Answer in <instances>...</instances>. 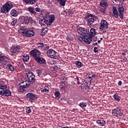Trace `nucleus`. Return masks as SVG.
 I'll return each instance as SVG.
<instances>
[{"instance_id": "a19ab883", "label": "nucleus", "mask_w": 128, "mask_h": 128, "mask_svg": "<svg viewBox=\"0 0 128 128\" xmlns=\"http://www.w3.org/2000/svg\"><path fill=\"white\" fill-rule=\"evenodd\" d=\"M78 40L80 42H82V40H84V36H80L78 38Z\"/></svg>"}, {"instance_id": "f8f14e48", "label": "nucleus", "mask_w": 128, "mask_h": 128, "mask_svg": "<svg viewBox=\"0 0 128 128\" xmlns=\"http://www.w3.org/2000/svg\"><path fill=\"white\" fill-rule=\"evenodd\" d=\"M108 23L106 20H103L100 22L99 30H108Z\"/></svg>"}, {"instance_id": "ddd939ff", "label": "nucleus", "mask_w": 128, "mask_h": 128, "mask_svg": "<svg viewBox=\"0 0 128 128\" xmlns=\"http://www.w3.org/2000/svg\"><path fill=\"white\" fill-rule=\"evenodd\" d=\"M10 52L12 54H18L20 52V46H12L11 48Z\"/></svg>"}, {"instance_id": "f3484780", "label": "nucleus", "mask_w": 128, "mask_h": 128, "mask_svg": "<svg viewBox=\"0 0 128 128\" xmlns=\"http://www.w3.org/2000/svg\"><path fill=\"white\" fill-rule=\"evenodd\" d=\"M96 123L100 126H106V120L103 119L96 120Z\"/></svg>"}, {"instance_id": "f257e3e1", "label": "nucleus", "mask_w": 128, "mask_h": 128, "mask_svg": "<svg viewBox=\"0 0 128 128\" xmlns=\"http://www.w3.org/2000/svg\"><path fill=\"white\" fill-rule=\"evenodd\" d=\"M30 54L38 64H46V59L42 57V52L37 48H34L30 52Z\"/></svg>"}, {"instance_id": "0e129e2a", "label": "nucleus", "mask_w": 128, "mask_h": 128, "mask_svg": "<svg viewBox=\"0 0 128 128\" xmlns=\"http://www.w3.org/2000/svg\"><path fill=\"white\" fill-rule=\"evenodd\" d=\"M122 1V2H125V0H121Z\"/></svg>"}, {"instance_id": "2f4dec72", "label": "nucleus", "mask_w": 128, "mask_h": 128, "mask_svg": "<svg viewBox=\"0 0 128 128\" xmlns=\"http://www.w3.org/2000/svg\"><path fill=\"white\" fill-rule=\"evenodd\" d=\"M54 20H56V17H54V16L51 15L50 16H49V22H51L52 23L54 22Z\"/></svg>"}, {"instance_id": "8fccbe9b", "label": "nucleus", "mask_w": 128, "mask_h": 128, "mask_svg": "<svg viewBox=\"0 0 128 128\" xmlns=\"http://www.w3.org/2000/svg\"><path fill=\"white\" fill-rule=\"evenodd\" d=\"M96 76V74H94L91 76V78H95Z\"/></svg>"}, {"instance_id": "9d476101", "label": "nucleus", "mask_w": 128, "mask_h": 128, "mask_svg": "<svg viewBox=\"0 0 128 128\" xmlns=\"http://www.w3.org/2000/svg\"><path fill=\"white\" fill-rule=\"evenodd\" d=\"M38 95L32 92H28L26 95V98L27 100H28L29 102H32L34 100H36L38 98Z\"/></svg>"}, {"instance_id": "7c9ffc66", "label": "nucleus", "mask_w": 128, "mask_h": 128, "mask_svg": "<svg viewBox=\"0 0 128 128\" xmlns=\"http://www.w3.org/2000/svg\"><path fill=\"white\" fill-rule=\"evenodd\" d=\"M58 2H60V4L62 6H66V0H57Z\"/></svg>"}, {"instance_id": "f03ea898", "label": "nucleus", "mask_w": 128, "mask_h": 128, "mask_svg": "<svg viewBox=\"0 0 128 128\" xmlns=\"http://www.w3.org/2000/svg\"><path fill=\"white\" fill-rule=\"evenodd\" d=\"M26 76L28 78L27 81L29 84H28V83L25 82V84H22L20 85V92H24V88H28L30 84H34L36 82V75H34L32 72L30 71L28 72L26 74Z\"/></svg>"}, {"instance_id": "9b49d317", "label": "nucleus", "mask_w": 128, "mask_h": 128, "mask_svg": "<svg viewBox=\"0 0 128 128\" xmlns=\"http://www.w3.org/2000/svg\"><path fill=\"white\" fill-rule=\"evenodd\" d=\"M0 96H12V92L8 89V87L4 89H0Z\"/></svg>"}, {"instance_id": "aec40b11", "label": "nucleus", "mask_w": 128, "mask_h": 128, "mask_svg": "<svg viewBox=\"0 0 128 128\" xmlns=\"http://www.w3.org/2000/svg\"><path fill=\"white\" fill-rule=\"evenodd\" d=\"M22 58L24 62H28L30 60V55L24 54L22 56Z\"/></svg>"}, {"instance_id": "680f3d73", "label": "nucleus", "mask_w": 128, "mask_h": 128, "mask_svg": "<svg viewBox=\"0 0 128 128\" xmlns=\"http://www.w3.org/2000/svg\"><path fill=\"white\" fill-rule=\"evenodd\" d=\"M2 53L1 52H0V56H2Z\"/></svg>"}, {"instance_id": "473e14b6", "label": "nucleus", "mask_w": 128, "mask_h": 128, "mask_svg": "<svg viewBox=\"0 0 128 128\" xmlns=\"http://www.w3.org/2000/svg\"><path fill=\"white\" fill-rule=\"evenodd\" d=\"M7 67L10 70H11V72H13V70H14V68L12 65V64H7Z\"/></svg>"}, {"instance_id": "49530a36", "label": "nucleus", "mask_w": 128, "mask_h": 128, "mask_svg": "<svg viewBox=\"0 0 128 128\" xmlns=\"http://www.w3.org/2000/svg\"><path fill=\"white\" fill-rule=\"evenodd\" d=\"M35 10L37 12H40V8L38 7L36 8Z\"/></svg>"}, {"instance_id": "412c9836", "label": "nucleus", "mask_w": 128, "mask_h": 128, "mask_svg": "<svg viewBox=\"0 0 128 128\" xmlns=\"http://www.w3.org/2000/svg\"><path fill=\"white\" fill-rule=\"evenodd\" d=\"M100 6L102 8H107L108 2L106 0H102L100 2Z\"/></svg>"}, {"instance_id": "4d7b16f0", "label": "nucleus", "mask_w": 128, "mask_h": 128, "mask_svg": "<svg viewBox=\"0 0 128 128\" xmlns=\"http://www.w3.org/2000/svg\"><path fill=\"white\" fill-rule=\"evenodd\" d=\"M62 128H70V127H68V126L64 127V126H62Z\"/></svg>"}, {"instance_id": "1a4fd4ad", "label": "nucleus", "mask_w": 128, "mask_h": 128, "mask_svg": "<svg viewBox=\"0 0 128 128\" xmlns=\"http://www.w3.org/2000/svg\"><path fill=\"white\" fill-rule=\"evenodd\" d=\"M22 24H32V22H34V20H32V18L30 16H22L21 18Z\"/></svg>"}, {"instance_id": "393cba45", "label": "nucleus", "mask_w": 128, "mask_h": 128, "mask_svg": "<svg viewBox=\"0 0 128 128\" xmlns=\"http://www.w3.org/2000/svg\"><path fill=\"white\" fill-rule=\"evenodd\" d=\"M8 88L6 84H4V82H0V90H4V88Z\"/></svg>"}, {"instance_id": "58836bf2", "label": "nucleus", "mask_w": 128, "mask_h": 128, "mask_svg": "<svg viewBox=\"0 0 128 128\" xmlns=\"http://www.w3.org/2000/svg\"><path fill=\"white\" fill-rule=\"evenodd\" d=\"M66 80V77L62 78L60 81L62 84H64Z\"/></svg>"}, {"instance_id": "a878e982", "label": "nucleus", "mask_w": 128, "mask_h": 128, "mask_svg": "<svg viewBox=\"0 0 128 128\" xmlns=\"http://www.w3.org/2000/svg\"><path fill=\"white\" fill-rule=\"evenodd\" d=\"M54 96H55V98L56 100H60V93L58 91H56L54 93Z\"/></svg>"}, {"instance_id": "a18cd8bd", "label": "nucleus", "mask_w": 128, "mask_h": 128, "mask_svg": "<svg viewBox=\"0 0 128 128\" xmlns=\"http://www.w3.org/2000/svg\"><path fill=\"white\" fill-rule=\"evenodd\" d=\"M94 52H98V47H94Z\"/></svg>"}, {"instance_id": "5701e85b", "label": "nucleus", "mask_w": 128, "mask_h": 128, "mask_svg": "<svg viewBox=\"0 0 128 128\" xmlns=\"http://www.w3.org/2000/svg\"><path fill=\"white\" fill-rule=\"evenodd\" d=\"M38 0H23L26 4H34Z\"/></svg>"}, {"instance_id": "6e6552de", "label": "nucleus", "mask_w": 128, "mask_h": 128, "mask_svg": "<svg viewBox=\"0 0 128 128\" xmlns=\"http://www.w3.org/2000/svg\"><path fill=\"white\" fill-rule=\"evenodd\" d=\"M112 114L114 116H117V118H120V116H124V113H122V110L120 108H116L112 110Z\"/></svg>"}, {"instance_id": "4be33fe9", "label": "nucleus", "mask_w": 128, "mask_h": 128, "mask_svg": "<svg viewBox=\"0 0 128 128\" xmlns=\"http://www.w3.org/2000/svg\"><path fill=\"white\" fill-rule=\"evenodd\" d=\"M113 98H114L115 102H120V96H118V94H115L113 96Z\"/></svg>"}, {"instance_id": "e2e57ef3", "label": "nucleus", "mask_w": 128, "mask_h": 128, "mask_svg": "<svg viewBox=\"0 0 128 128\" xmlns=\"http://www.w3.org/2000/svg\"><path fill=\"white\" fill-rule=\"evenodd\" d=\"M100 40L102 42V38H100Z\"/></svg>"}, {"instance_id": "20e7f679", "label": "nucleus", "mask_w": 128, "mask_h": 128, "mask_svg": "<svg viewBox=\"0 0 128 128\" xmlns=\"http://www.w3.org/2000/svg\"><path fill=\"white\" fill-rule=\"evenodd\" d=\"M14 8V4L10 2H6L2 6L1 8L0 12L7 14L10 12V10Z\"/></svg>"}, {"instance_id": "09e8293b", "label": "nucleus", "mask_w": 128, "mask_h": 128, "mask_svg": "<svg viewBox=\"0 0 128 128\" xmlns=\"http://www.w3.org/2000/svg\"><path fill=\"white\" fill-rule=\"evenodd\" d=\"M61 90H65L66 89V86L62 85L60 87Z\"/></svg>"}, {"instance_id": "f704fd0d", "label": "nucleus", "mask_w": 128, "mask_h": 128, "mask_svg": "<svg viewBox=\"0 0 128 128\" xmlns=\"http://www.w3.org/2000/svg\"><path fill=\"white\" fill-rule=\"evenodd\" d=\"M38 48H44V43L43 42H38L36 44Z\"/></svg>"}, {"instance_id": "dca6fc26", "label": "nucleus", "mask_w": 128, "mask_h": 128, "mask_svg": "<svg viewBox=\"0 0 128 128\" xmlns=\"http://www.w3.org/2000/svg\"><path fill=\"white\" fill-rule=\"evenodd\" d=\"M112 10L113 16H114L115 18H118V16H120V14H118V10L116 9V7L113 6L112 8Z\"/></svg>"}, {"instance_id": "3c124183", "label": "nucleus", "mask_w": 128, "mask_h": 128, "mask_svg": "<svg viewBox=\"0 0 128 128\" xmlns=\"http://www.w3.org/2000/svg\"><path fill=\"white\" fill-rule=\"evenodd\" d=\"M122 84V81H119L118 84V86H120Z\"/></svg>"}, {"instance_id": "de8ad7c7", "label": "nucleus", "mask_w": 128, "mask_h": 128, "mask_svg": "<svg viewBox=\"0 0 128 128\" xmlns=\"http://www.w3.org/2000/svg\"><path fill=\"white\" fill-rule=\"evenodd\" d=\"M42 32H44V35L46 34V32H48V30H44V28L42 29Z\"/></svg>"}, {"instance_id": "5fc2aeb1", "label": "nucleus", "mask_w": 128, "mask_h": 128, "mask_svg": "<svg viewBox=\"0 0 128 128\" xmlns=\"http://www.w3.org/2000/svg\"><path fill=\"white\" fill-rule=\"evenodd\" d=\"M122 56H126V54L125 52H122Z\"/></svg>"}, {"instance_id": "0eeeda50", "label": "nucleus", "mask_w": 128, "mask_h": 128, "mask_svg": "<svg viewBox=\"0 0 128 128\" xmlns=\"http://www.w3.org/2000/svg\"><path fill=\"white\" fill-rule=\"evenodd\" d=\"M47 56L50 58H54V60H58L60 56L58 55V53L52 49H49L47 51Z\"/></svg>"}, {"instance_id": "052dcab7", "label": "nucleus", "mask_w": 128, "mask_h": 128, "mask_svg": "<svg viewBox=\"0 0 128 128\" xmlns=\"http://www.w3.org/2000/svg\"><path fill=\"white\" fill-rule=\"evenodd\" d=\"M96 40H98L96 39L94 40V42H96Z\"/></svg>"}, {"instance_id": "79ce46f5", "label": "nucleus", "mask_w": 128, "mask_h": 128, "mask_svg": "<svg viewBox=\"0 0 128 128\" xmlns=\"http://www.w3.org/2000/svg\"><path fill=\"white\" fill-rule=\"evenodd\" d=\"M66 40H70V41L74 40V38L72 36H66Z\"/></svg>"}, {"instance_id": "4468645a", "label": "nucleus", "mask_w": 128, "mask_h": 128, "mask_svg": "<svg viewBox=\"0 0 128 128\" xmlns=\"http://www.w3.org/2000/svg\"><path fill=\"white\" fill-rule=\"evenodd\" d=\"M96 34V29L94 28H91L90 30V32L88 33V40H90V44L92 42V38H94V36Z\"/></svg>"}, {"instance_id": "4c0bfd02", "label": "nucleus", "mask_w": 128, "mask_h": 128, "mask_svg": "<svg viewBox=\"0 0 128 128\" xmlns=\"http://www.w3.org/2000/svg\"><path fill=\"white\" fill-rule=\"evenodd\" d=\"M12 20H13V21L11 22V24L13 26H16V22L18 20H16V19H12Z\"/></svg>"}, {"instance_id": "c756f323", "label": "nucleus", "mask_w": 128, "mask_h": 128, "mask_svg": "<svg viewBox=\"0 0 128 128\" xmlns=\"http://www.w3.org/2000/svg\"><path fill=\"white\" fill-rule=\"evenodd\" d=\"M36 74L38 76H42V70L40 69H38L36 70Z\"/></svg>"}, {"instance_id": "603ef678", "label": "nucleus", "mask_w": 128, "mask_h": 128, "mask_svg": "<svg viewBox=\"0 0 128 128\" xmlns=\"http://www.w3.org/2000/svg\"><path fill=\"white\" fill-rule=\"evenodd\" d=\"M44 48L46 50H48V48H50V46H46V47H44Z\"/></svg>"}, {"instance_id": "6e6d98bb", "label": "nucleus", "mask_w": 128, "mask_h": 128, "mask_svg": "<svg viewBox=\"0 0 128 128\" xmlns=\"http://www.w3.org/2000/svg\"><path fill=\"white\" fill-rule=\"evenodd\" d=\"M100 42H101L100 40H98V44H100Z\"/></svg>"}, {"instance_id": "bb28decb", "label": "nucleus", "mask_w": 128, "mask_h": 128, "mask_svg": "<svg viewBox=\"0 0 128 128\" xmlns=\"http://www.w3.org/2000/svg\"><path fill=\"white\" fill-rule=\"evenodd\" d=\"M74 80H75L76 82H77L78 84H82V78H81L76 76V77L74 78Z\"/></svg>"}, {"instance_id": "69168bd1", "label": "nucleus", "mask_w": 128, "mask_h": 128, "mask_svg": "<svg viewBox=\"0 0 128 128\" xmlns=\"http://www.w3.org/2000/svg\"><path fill=\"white\" fill-rule=\"evenodd\" d=\"M106 32V31H104V32Z\"/></svg>"}, {"instance_id": "c85d7f7f", "label": "nucleus", "mask_w": 128, "mask_h": 128, "mask_svg": "<svg viewBox=\"0 0 128 128\" xmlns=\"http://www.w3.org/2000/svg\"><path fill=\"white\" fill-rule=\"evenodd\" d=\"M75 64L78 68H82V66H84V64H82V63L80 61H76L75 62Z\"/></svg>"}, {"instance_id": "72a5a7b5", "label": "nucleus", "mask_w": 128, "mask_h": 128, "mask_svg": "<svg viewBox=\"0 0 128 128\" xmlns=\"http://www.w3.org/2000/svg\"><path fill=\"white\" fill-rule=\"evenodd\" d=\"M79 106L80 108H86V103L84 102H80L79 104Z\"/></svg>"}, {"instance_id": "cd10ccee", "label": "nucleus", "mask_w": 128, "mask_h": 128, "mask_svg": "<svg viewBox=\"0 0 128 128\" xmlns=\"http://www.w3.org/2000/svg\"><path fill=\"white\" fill-rule=\"evenodd\" d=\"M42 92H50V88L48 86H45L44 88L41 90Z\"/></svg>"}, {"instance_id": "2eb2a0df", "label": "nucleus", "mask_w": 128, "mask_h": 128, "mask_svg": "<svg viewBox=\"0 0 128 128\" xmlns=\"http://www.w3.org/2000/svg\"><path fill=\"white\" fill-rule=\"evenodd\" d=\"M118 12H119L120 18L122 20H124V8L122 4L121 6H118Z\"/></svg>"}, {"instance_id": "b1692460", "label": "nucleus", "mask_w": 128, "mask_h": 128, "mask_svg": "<svg viewBox=\"0 0 128 128\" xmlns=\"http://www.w3.org/2000/svg\"><path fill=\"white\" fill-rule=\"evenodd\" d=\"M0 58L4 62H10V59L6 56H0Z\"/></svg>"}, {"instance_id": "c03bdc74", "label": "nucleus", "mask_w": 128, "mask_h": 128, "mask_svg": "<svg viewBox=\"0 0 128 128\" xmlns=\"http://www.w3.org/2000/svg\"><path fill=\"white\" fill-rule=\"evenodd\" d=\"M46 24H47V26H50L52 24V23L50 22V20H46Z\"/></svg>"}, {"instance_id": "13d9d810", "label": "nucleus", "mask_w": 128, "mask_h": 128, "mask_svg": "<svg viewBox=\"0 0 128 128\" xmlns=\"http://www.w3.org/2000/svg\"><path fill=\"white\" fill-rule=\"evenodd\" d=\"M2 60L1 58H0V64H2Z\"/></svg>"}, {"instance_id": "7ed1b4c3", "label": "nucleus", "mask_w": 128, "mask_h": 128, "mask_svg": "<svg viewBox=\"0 0 128 128\" xmlns=\"http://www.w3.org/2000/svg\"><path fill=\"white\" fill-rule=\"evenodd\" d=\"M77 32L78 34L80 36H82L84 38V42L86 44H90V40L88 38V32H90V30L88 28H86L82 27H80L77 30Z\"/></svg>"}, {"instance_id": "774afa93", "label": "nucleus", "mask_w": 128, "mask_h": 128, "mask_svg": "<svg viewBox=\"0 0 128 128\" xmlns=\"http://www.w3.org/2000/svg\"><path fill=\"white\" fill-rule=\"evenodd\" d=\"M121 62H122V60H121Z\"/></svg>"}, {"instance_id": "6ab92c4d", "label": "nucleus", "mask_w": 128, "mask_h": 128, "mask_svg": "<svg viewBox=\"0 0 128 128\" xmlns=\"http://www.w3.org/2000/svg\"><path fill=\"white\" fill-rule=\"evenodd\" d=\"M10 14L14 18H16L18 16V11L16 10L13 9L10 11Z\"/></svg>"}, {"instance_id": "bf43d9fd", "label": "nucleus", "mask_w": 128, "mask_h": 128, "mask_svg": "<svg viewBox=\"0 0 128 128\" xmlns=\"http://www.w3.org/2000/svg\"><path fill=\"white\" fill-rule=\"evenodd\" d=\"M74 110H71V112H74Z\"/></svg>"}, {"instance_id": "423d86ee", "label": "nucleus", "mask_w": 128, "mask_h": 128, "mask_svg": "<svg viewBox=\"0 0 128 128\" xmlns=\"http://www.w3.org/2000/svg\"><path fill=\"white\" fill-rule=\"evenodd\" d=\"M84 18L85 20H86L87 24L88 26H92V24L98 18V17L93 14L88 13V12L86 14Z\"/></svg>"}, {"instance_id": "338daca9", "label": "nucleus", "mask_w": 128, "mask_h": 128, "mask_svg": "<svg viewBox=\"0 0 128 128\" xmlns=\"http://www.w3.org/2000/svg\"><path fill=\"white\" fill-rule=\"evenodd\" d=\"M98 46H100L98 45Z\"/></svg>"}, {"instance_id": "39448f33", "label": "nucleus", "mask_w": 128, "mask_h": 128, "mask_svg": "<svg viewBox=\"0 0 128 128\" xmlns=\"http://www.w3.org/2000/svg\"><path fill=\"white\" fill-rule=\"evenodd\" d=\"M20 34L24 38H32L34 36V32L30 29L26 28H21Z\"/></svg>"}, {"instance_id": "a211bd4d", "label": "nucleus", "mask_w": 128, "mask_h": 128, "mask_svg": "<svg viewBox=\"0 0 128 128\" xmlns=\"http://www.w3.org/2000/svg\"><path fill=\"white\" fill-rule=\"evenodd\" d=\"M28 10L30 12V14H34V16H36V12L34 10L33 7L30 6L28 8Z\"/></svg>"}, {"instance_id": "864d4df0", "label": "nucleus", "mask_w": 128, "mask_h": 128, "mask_svg": "<svg viewBox=\"0 0 128 128\" xmlns=\"http://www.w3.org/2000/svg\"><path fill=\"white\" fill-rule=\"evenodd\" d=\"M94 46H98V42H95L93 44Z\"/></svg>"}, {"instance_id": "c9c22d12", "label": "nucleus", "mask_w": 128, "mask_h": 128, "mask_svg": "<svg viewBox=\"0 0 128 128\" xmlns=\"http://www.w3.org/2000/svg\"><path fill=\"white\" fill-rule=\"evenodd\" d=\"M100 12H102V14H104V12H106V8L100 6Z\"/></svg>"}, {"instance_id": "e433bc0d", "label": "nucleus", "mask_w": 128, "mask_h": 128, "mask_svg": "<svg viewBox=\"0 0 128 128\" xmlns=\"http://www.w3.org/2000/svg\"><path fill=\"white\" fill-rule=\"evenodd\" d=\"M39 24L40 26H44L46 24V21L44 20H39Z\"/></svg>"}, {"instance_id": "ea45409f", "label": "nucleus", "mask_w": 128, "mask_h": 128, "mask_svg": "<svg viewBox=\"0 0 128 128\" xmlns=\"http://www.w3.org/2000/svg\"><path fill=\"white\" fill-rule=\"evenodd\" d=\"M26 112H27V114H30V112H32V110H30V107H28L26 108Z\"/></svg>"}, {"instance_id": "37998d69", "label": "nucleus", "mask_w": 128, "mask_h": 128, "mask_svg": "<svg viewBox=\"0 0 128 128\" xmlns=\"http://www.w3.org/2000/svg\"><path fill=\"white\" fill-rule=\"evenodd\" d=\"M86 80H88V82H90V84L92 83V78L91 76H88V78H86Z\"/></svg>"}]
</instances>
